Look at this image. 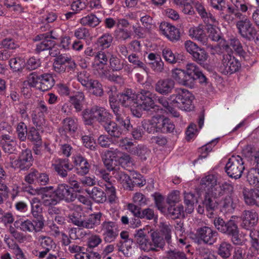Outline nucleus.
<instances>
[{
  "label": "nucleus",
  "mask_w": 259,
  "mask_h": 259,
  "mask_svg": "<svg viewBox=\"0 0 259 259\" xmlns=\"http://www.w3.org/2000/svg\"><path fill=\"white\" fill-rule=\"evenodd\" d=\"M241 227L250 230L249 237L251 247L254 251L257 252L259 249V230L252 229L258 221V214L253 210H244L241 215Z\"/></svg>",
  "instance_id": "obj_1"
},
{
  "label": "nucleus",
  "mask_w": 259,
  "mask_h": 259,
  "mask_svg": "<svg viewBox=\"0 0 259 259\" xmlns=\"http://www.w3.org/2000/svg\"><path fill=\"white\" fill-rule=\"evenodd\" d=\"M194 97L188 90L184 89H179L175 94L169 97V101L174 107L186 111L193 110L194 106L192 104Z\"/></svg>",
  "instance_id": "obj_2"
},
{
  "label": "nucleus",
  "mask_w": 259,
  "mask_h": 259,
  "mask_svg": "<svg viewBox=\"0 0 259 259\" xmlns=\"http://www.w3.org/2000/svg\"><path fill=\"white\" fill-rule=\"evenodd\" d=\"M231 190V186L227 183H224L221 187L214 190L213 193L205 192L203 205L208 213L207 215L209 218L212 217L213 212L218 207V204L215 200L216 198L222 196L224 192H229Z\"/></svg>",
  "instance_id": "obj_3"
},
{
  "label": "nucleus",
  "mask_w": 259,
  "mask_h": 259,
  "mask_svg": "<svg viewBox=\"0 0 259 259\" xmlns=\"http://www.w3.org/2000/svg\"><path fill=\"white\" fill-rule=\"evenodd\" d=\"M112 115L104 108L97 105L87 109L82 113V118L85 124L91 125L96 120L102 125L111 119Z\"/></svg>",
  "instance_id": "obj_4"
},
{
  "label": "nucleus",
  "mask_w": 259,
  "mask_h": 259,
  "mask_svg": "<svg viewBox=\"0 0 259 259\" xmlns=\"http://www.w3.org/2000/svg\"><path fill=\"white\" fill-rule=\"evenodd\" d=\"M54 197L50 200L45 201V205H55L61 201L69 203L73 202L76 198V195L71 190L66 184H60L54 190Z\"/></svg>",
  "instance_id": "obj_5"
},
{
  "label": "nucleus",
  "mask_w": 259,
  "mask_h": 259,
  "mask_svg": "<svg viewBox=\"0 0 259 259\" xmlns=\"http://www.w3.org/2000/svg\"><path fill=\"white\" fill-rule=\"evenodd\" d=\"M28 81L31 87L46 92L51 89L55 84V80L51 74L43 73L37 74L36 72L30 73Z\"/></svg>",
  "instance_id": "obj_6"
},
{
  "label": "nucleus",
  "mask_w": 259,
  "mask_h": 259,
  "mask_svg": "<svg viewBox=\"0 0 259 259\" xmlns=\"http://www.w3.org/2000/svg\"><path fill=\"white\" fill-rule=\"evenodd\" d=\"M236 26L238 33L247 40H252L257 34V31L250 20L243 15L240 20L236 22Z\"/></svg>",
  "instance_id": "obj_7"
},
{
  "label": "nucleus",
  "mask_w": 259,
  "mask_h": 259,
  "mask_svg": "<svg viewBox=\"0 0 259 259\" xmlns=\"http://www.w3.org/2000/svg\"><path fill=\"white\" fill-rule=\"evenodd\" d=\"M152 95L151 92L146 90H141L136 95V110H138L142 114L143 110L156 109L158 106L155 105Z\"/></svg>",
  "instance_id": "obj_8"
},
{
  "label": "nucleus",
  "mask_w": 259,
  "mask_h": 259,
  "mask_svg": "<svg viewBox=\"0 0 259 259\" xmlns=\"http://www.w3.org/2000/svg\"><path fill=\"white\" fill-rule=\"evenodd\" d=\"M244 169L243 159L239 155L231 156L225 166L226 172L228 175L235 179L241 177Z\"/></svg>",
  "instance_id": "obj_9"
},
{
  "label": "nucleus",
  "mask_w": 259,
  "mask_h": 259,
  "mask_svg": "<svg viewBox=\"0 0 259 259\" xmlns=\"http://www.w3.org/2000/svg\"><path fill=\"white\" fill-rule=\"evenodd\" d=\"M195 236L198 243L211 245L216 242L218 233L212 228L204 226L196 229Z\"/></svg>",
  "instance_id": "obj_10"
},
{
  "label": "nucleus",
  "mask_w": 259,
  "mask_h": 259,
  "mask_svg": "<svg viewBox=\"0 0 259 259\" xmlns=\"http://www.w3.org/2000/svg\"><path fill=\"white\" fill-rule=\"evenodd\" d=\"M184 47L187 52L191 55L192 60L198 64H204L207 60L208 54L205 49L199 47L192 41L186 40L184 42Z\"/></svg>",
  "instance_id": "obj_11"
},
{
  "label": "nucleus",
  "mask_w": 259,
  "mask_h": 259,
  "mask_svg": "<svg viewBox=\"0 0 259 259\" xmlns=\"http://www.w3.org/2000/svg\"><path fill=\"white\" fill-rule=\"evenodd\" d=\"M33 156L30 149L26 148L22 150L18 159L12 160L11 167L15 169H20L25 170L28 169L32 165Z\"/></svg>",
  "instance_id": "obj_12"
},
{
  "label": "nucleus",
  "mask_w": 259,
  "mask_h": 259,
  "mask_svg": "<svg viewBox=\"0 0 259 259\" xmlns=\"http://www.w3.org/2000/svg\"><path fill=\"white\" fill-rule=\"evenodd\" d=\"M103 240L106 243L114 242L119 235L118 226L115 222L105 221L101 224Z\"/></svg>",
  "instance_id": "obj_13"
},
{
  "label": "nucleus",
  "mask_w": 259,
  "mask_h": 259,
  "mask_svg": "<svg viewBox=\"0 0 259 259\" xmlns=\"http://www.w3.org/2000/svg\"><path fill=\"white\" fill-rule=\"evenodd\" d=\"M121 104L125 107H130L133 114L137 117H141L142 114L138 110H136V95L131 89H127L118 95Z\"/></svg>",
  "instance_id": "obj_14"
},
{
  "label": "nucleus",
  "mask_w": 259,
  "mask_h": 259,
  "mask_svg": "<svg viewBox=\"0 0 259 259\" xmlns=\"http://www.w3.org/2000/svg\"><path fill=\"white\" fill-rule=\"evenodd\" d=\"M241 67L240 62L234 56L225 54L223 56L220 71L223 74H231L239 70Z\"/></svg>",
  "instance_id": "obj_15"
},
{
  "label": "nucleus",
  "mask_w": 259,
  "mask_h": 259,
  "mask_svg": "<svg viewBox=\"0 0 259 259\" xmlns=\"http://www.w3.org/2000/svg\"><path fill=\"white\" fill-rule=\"evenodd\" d=\"M36 110L37 113L32 115L33 123L36 127L42 128L46 125L45 115L50 113V110L44 101H40Z\"/></svg>",
  "instance_id": "obj_16"
},
{
  "label": "nucleus",
  "mask_w": 259,
  "mask_h": 259,
  "mask_svg": "<svg viewBox=\"0 0 259 259\" xmlns=\"http://www.w3.org/2000/svg\"><path fill=\"white\" fill-rule=\"evenodd\" d=\"M15 224L19 225L20 230L24 232L37 233L41 231L45 225L40 221L31 220L29 219L20 220L15 222Z\"/></svg>",
  "instance_id": "obj_17"
},
{
  "label": "nucleus",
  "mask_w": 259,
  "mask_h": 259,
  "mask_svg": "<svg viewBox=\"0 0 259 259\" xmlns=\"http://www.w3.org/2000/svg\"><path fill=\"white\" fill-rule=\"evenodd\" d=\"M185 71L191 87L193 85L194 81L196 79H198L201 83L206 81V77L199 68L193 63L187 64Z\"/></svg>",
  "instance_id": "obj_18"
},
{
  "label": "nucleus",
  "mask_w": 259,
  "mask_h": 259,
  "mask_svg": "<svg viewBox=\"0 0 259 259\" xmlns=\"http://www.w3.org/2000/svg\"><path fill=\"white\" fill-rule=\"evenodd\" d=\"M232 188V190L229 192H224L223 196L226 195L225 197L222 201L221 204L225 210L227 211H232L233 210L239 202V199L237 196L234 193L233 186L228 183Z\"/></svg>",
  "instance_id": "obj_19"
},
{
  "label": "nucleus",
  "mask_w": 259,
  "mask_h": 259,
  "mask_svg": "<svg viewBox=\"0 0 259 259\" xmlns=\"http://www.w3.org/2000/svg\"><path fill=\"white\" fill-rule=\"evenodd\" d=\"M175 81L170 78H161L155 84V90L163 96L170 94L175 88Z\"/></svg>",
  "instance_id": "obj_20"
},
{
  "label": "nucleus",
  "mask_w": 259,
  "mask_h": 259,
  "mask_svg": "<svg viewBox=\"0 0 259 259\" xmlns=\"http://www.w3.org/2000/svg\"><path fill=\"white\" fill-rule=\"evenodd\" d=\"M50 34L42 33L36 35L34 38L35 41H41L36 45L34 52L39 54L41 52L50 50L55 45V42L49 39Z\"/></svg>",
  "instance_id": "obj_21"
},
{
  "label": "nucleus",
  "mask_w": 259,
  "mask_h": 259,
  "mask_svg": "<svg viewBox=\"0 0 259 259\" xmlns=\"http://www.w3.org/2000/svg\"><path fill=\"white\" fill-rule=\"evenodd\" d=\"M159 30L170 41H176L180 38L179 30L168 23L165 22L161 23Z\"/></svg>",
  "instance_id": "obj_22"
},
{
  "label": "nucleus",
  "mask_w": 259,
  "mask_h": 259,
  "mask_svg": "<svg viewBox=\"0 0 259 259\" xmlns=\"http://www.w3.org/2000/svg\"><path fill=\"white\" fill-rule=\"evenodd\" d=\"M135 239L138 247L141 250L145 252L154 250V248L152 247L151 242L143 230L139 229L136 231L135 234Z\"/></svg>",
  "instance_id": "obj_23"
},
{
  "label": "nucleus",
  "mask_w": 259,
  "mask_h": 259,
  "mask_svg": "<svg viewBox=\"0 0 259 259\" xmlns=\"http://www.w3.org/2000/svg\"><path fill=\"white\" fill-rule=\"evenodd\" d=\"M52 166L55 171L61 178H66L68 175V171L73 169V165L69 163L68 159L59 158L55 160Z\"/></svg>",
  "instance_id": "obj_24"
},
{
  "label": "nucleus",
  "mask_w": 259,
  "mask_h": 259,
  "mask_svg": "<svg viewBox=\"0 0 259 259\" xmlns=\"http://www.w3.org/2000/svg\"><path fill=\"white\" fill-rule=\"evenodd\" d=\"M72 159L77 174L84 176L89 172L90 165L84 157L80 154H77L73 156Z\"/></svg>",
  "instance_id": "obj_25"
},
{
  "label": "nucleus",
  "mask_w": 259,
  "mask_h": 259,
  "mask_svg": "<svg viewBox=\"0 0 259 259\" xmlns=\"http://www.w3.org/2000/svg\"><path fill=\"white\" fill-rule=\"evenodd\" d=\"M221 185H217V179L215 176L209 175L203 178L200 182L201 189L205 192L213 193L214 190L221 187Z\"/></svg>",
  "instance_id": "obj_26"
},
{
  "label": "nucleus",
  "mask_w": 259,
  "mask_h": 259,
  "mask_svg": "<svg viewBox=\"0 0 259 259\" xmlns=\"http://www.w3.org/2000/svg\"><path fill=\"white\" fill-rule=\"evenodd\" d=\"M114 115L115 120L127 130H130L132 125L128 117H126L124 110L119 105L111 108Z\"/></svg>",
  "instance_id": "obj_27"
},
{
  "label": "nucleus",
  "mask_w": 259,
  "mask_h": 259,
  "mask_svg": "<svg viewBox=\"0 0 259 259\" xmlns=\"http://www.w3.org/2000/svg\"><path fill=\"white\" fill-rule=\"evenodd\" d=\"M31 213L37 221L45 225V219L42 215V206L38 198L34 197L30 201Z\"/></svg>",
  "instance_id": "obj_28"
},
{
  "label": "nucleus",
  "mask_w": 259,
  "mask_h": 259,
  "mask_svg": "<svg viewBox=\"0 0 259 259\" xmlns=\"http://www.w3.org/2000/svg\"><path fill=\"white\" fill-rule=\"evenodd\" d=\"M102 215L103 213L101 212L90 214L87 218L84 219L82 228L87 229H94L101 224Z\"/></svg>",
  "instance_id": "obj_29"
},
{
  "label": "nucleus",
  "mask_w": 259,
  "mask_h": 259,
  "mask_svg": "<svg viewBox=\"0 0 259 259\" xmlns=\"http://www.w3.org/2000/svg\"><path fill=\"white\" fill-rule=\"evenodd\" d=\"M194 5L198 14L202 19L205 23H212L215 22V17L211 13L206 11L202 3L197 1L194 3Z\"/></svg>",
  "instance_id": "obj_30"
},
{
  "label": "nucleus",
  "mask_w": 259,
  "mask_h": 259,
  "mask_svg": "<svg viewBox=\"0 0 259 259\" xmlns=\"http://www.w3.org/2000/svg\"><path fill=\"white\" fill-rule=\"evenodd\" d=\"M242 13L239 12L233 6H228L226 14H222L221 15V18L228 24H231L235 22L236 19L240 20Z\"/></svg>",
  "instance_id": "obj_31"
},
{
  "label": "nucleus",
  "mask_w": 259,
  "mask_h": 259,
  "mask_svg": "<svg viewBox=\"0 0 259 259\" xmlns=\"http://www.w3.org/2000/svg\"><path fill=\"white\" fill-rule=\"evenodd\" d=\"M158 131L162 133H170L175 129V125L169 118L158 115Z\"/></svg>",
  "instance_id": "obj_32"
},
{
  "label": "nucleus",
  "mask_w": 259,
  "mask_h": 259,
  "mask_svg": "<svg viewBox=\"0 0 259 259\" xmlns=\"http://www.w3.org/2000/svg\"><path fill=\"white\" fill-rule=\"evenodd\" d=\"M235 223L236 222L232 220H230L226 223L223 219L220 217H216L213 220V225L215 228L220 232L225 234Z\"/></svg>",
  "instance_id": "obj_33"
},
{
  "label": "nucleus",
  "mask_w": 259,
  "mask_h": 259,
  "mask_svg": "<svg viewBox=\"0 0 259 259\" xmlns=\"http://www.w3.org/2000/svg\"><path fill=\"white\" fill-rule=\"evenodd\" d=\"M171 77L178 84L191 87L185 70L178 68L172 69Z\"/></svg>",
  "instance_id": "obj_34"
},
{
  "label": "nucleus",
  "mask_w": 259,
  "mask_h": 259,
  "mask_svg": "<svg viewBox=\"0 0 259 259\" xmlns=\"http://www.w3.org/2000/svg\"><path fill=\"white\" fill-rule=\"evenodd\" d=\"M86 192L96 203H102L107 200L106 194L101 188L94 187L92 190L87 189Z\"/></svg>",
  "instance_id": "obj_35"
},
{
  "label": "nucleus",
  "mask_w": 259,
  "mask_h": 259,
  "mask_svg": "<svg viewBox=\"0 0 259 259\" xmlns=\"http://www.w3.org/2000/svg\"><path fill=\"white\" fill-rule=\"evenodd\" d=\"M114 177L117 181L122 184L124 189L132 190V186H131V179L130 176L126 174L124 171L119 170H115L113 172Z\"/></svg>",
  "instance_id": "obj_36"
},
{
  "label": "nucleus",
  "mask_w": 259,
  "mask_h": 259,
  "mask_svg": "<svg viewBox=\"0 0 259 259\" xmlns=\"http://www.w3.org/2000/svg\"><path fill=\"white\" fill-rule=\"evenodd\" d=\"M104 130L111 137L119 138L122 134V131L120 127L114 121L111 119L104 123L103 125Z\"/></svg>",
  "instance_id": "obj_37"
},
{
  "label": "nucleus",
  "mask_w": 259,
  "mask_h": 259,
  "mask_svg": "<svg viewBox=\"0 0 259 259\" xmlns=\"http://www.w3.org/2000/svg\"><path fill=\"white\" fill-rule=\"evenodd\" d=\"M89 92L96 97H102L104 94L103 86L101 83L97 79H93L85 87Z\"/></svg>",
  "instance_id": "obj_38"
},
{
  "label": "nucleus",
  "mask_w": 259,
  "mask_h": 259,
  "mask_svg": "<svg viewBox=\"0 0 259 259\" xmlns=\"http://www.w3.org/2000/svg\"><path fill=\"white\" fill-rule=\"evenodd\" d=\"M158 126V115L154 116L151 119L144 120L142 122L143 128L149 134H154L155 133L159 132Z\"/></svg>",
  "instance_id": "obj_39"
},
{
  "label": "nucleus",
  "mask_w": 259,
  "mask_h": 259,
  "mask_svg": "<svg viewBox=\"0 0 259 259\" xmlns=\"http://www.w3.org/2000/svg\"><path fill=\"white\" fill-rule=\"evenodd\" d=\"M108 58L105 52L102 51L98 52L95 55L94 62L93 63V67L94 69H104V67L107 64Z\"/></svg>",
  "instance_id": "obj_40"
},
{
  "label": "nucleus",
  "mask_w": 259,
  "mask_h": 259,
  "mask_svg": "<svg viewBox=\"0 0 259 259\" xmlns=\"http://www.w3.org/2000/svg\"><path fill=\"white\" fill-rule=\"evenodd\" d=\"M189 35L195 40L201 42L203 45L206 44L207 36L204 30L200 27L191 28L189 30Z\"/></svg>",
  "instance_id": "obj_41"
},
{
  "label": "nucleus",
  "mask_w": 259,
  "mask_h": 259,
  "mask_svg": "<svg viewBox=\"0 0 259 259\" xmlns=\"http://www.w3.org/2000/svg\"><path fill=\"white\" fill-rule=\"evenodd\" d=\"M150 236L152 240V247L154 248V250H152V251H157L158 250L157 248H163L165 240L159 232L156 231L153 232L151 233Z\"/></svg>",
  "instance_id": "obj_42"
},
{
  "label": "nucleus",
  "mask_w": 259,
  "mask_h": 259,
  "mask_svg": "<svg viewBox=\"0 0 259 259\" xmlns=\"http://www.w3.org/2000/svg\"><path fill=\"white\" fill-rule=\"evenodd\" d=\"M184 203L187 206L186 211L187 213H191L194 209L195 203L197 202V197L195 194L191 192L184 193Z\"/></svg>",
  "instance_id": "obj_43"
},
{
  "label": "nucleus",
  "mask_w": 259,
  "mask_h": 259,
  "mask_svg": "<svg viewBox=\"0 0 259 259\" xmlns=\"http://www.w3.org/2000/svg\"><path fill=\"white\" fill-rule=\"evenodd\" d=\"M70 102L77 112L80 111L83 107L82 103L84 100V95L83 92H78L75 95L70 96Z\"/></svg>",
  "instance_id": "obj_44"
},
{
  "label": "nucleus",
  "mask_w": 259,
  "mask_h": 259,
  "mask_svg": "<svg viewBox=\"0 0 259 259\" xmlns=\"http://www.w3.org/2000/svg\"><path fill=\"white\" fill-rule=\"evenodd\" d=\"M232 248L233 247L230 243L223 241L219 245L217 253L223 258L227 259L231 255Z\"/></svg>",
  "instance_id": "obj_45"
},
{
  "label": "nucleus",
  "mask_w": 259,
  "mask_h": 259,
  "mask_svg": "<svg viewBox=\"0 0 259 259\" xmlns=\"http://www.w3.org/2000/svg\"><path fill=\"white\" fill-rule=\"evenodd\" d=\"M101 20L95 15L90 14L80 19L79 22L83 26H88L91 27H95L98 26Z\"/></svg>",
  "instance_id": "obj_46"
},
{
  "label": "nucleus",
  "mask_w": 259,
  "mask_h": 259,
  "mask_svg": "<svg viewBox=\"0 0 259 259\" xmlns=\"http://www.w3.org/2000/svg\"><path fill=\"white\" fill-rule=\"evenodd\" d=\"M133 243V240H120L116 246L118 251L121 252L126 256H129L131 255Z\"/></svg>",
  "instance_id": "obj_47"
},
{
  "label": "nucleus",
  "mask_w": 259,
  "mask_h": 259,
  "mask_svg": "<svg viewBox=\"0 0 259 259\" xmlns=\"http://www.w3.org/2000/svg\"><path fill=\"white\" fill-rule=\"evenodd\" d=\"M124 60H121L114 55H111L109 60V67L112 71H119L124 68Z\"/></svg>",
  "instance_id": "obj_48"
},
{
  "label": "nucleus",
  "mask_w": 259,
  "mask_h": 259,
  "mask_svg": "<svg viewBox=\"0 0 259 259\" xmlns=\"http://www.w3.org/2000/svg\"><path fill=\"white\" fill-rule=\"evenodd\" d=\"M157 102L164 107L166 110L171 113L174 117H179V113L174 108V106L170 103L169 101V97L166 98L165 97H159L157 99Z\"/></svg>",
  "instance_id": "obj_49"
},
{
  "label": "nucleus",
  "mask_w": 259,
  "mask_h": 259,
  "mask_svg": "<svg viewBox=\"0 0 259 259\" xmlns=\"http://www.w3.org/2000/svg\"><path fill=\"white\" fill-rule=\"evenodd\" d=\"M206 29L208 33V37L213 41H218L220 40L221 36L220 31L216 28L215 25L218 24V21L213 23H206Z\"/></svg>",
  "instance_id": "obj_50"
},
{
  "label": "nucleus",
  "mask_w": 259,
  "mask_h": 259,
  "mask_svg": "<svg viewBox=\"0 0 259 259\" xmlns=\"http://www.w3.org/2000/svg\"><path fill=\"white\" fill-rule=\"evenodd\" d=\"M119 146L123 150L133 155L137 146L128 138L121 139L119 141Z\"/></svg>",
  "instance_id": "obj_51"
},
{
  "label": "nucleus",
  "mask_w": 259,
  "mask_h": 259,
  "mask_svg": "<svg viewBox=\"0 0 259 259\" xmlns=\"http://www.w3.org/2000/svg\"><path fill=\"white\" fill-rule=\"evenodd\" d=\"M226 234L231 237V240L234 245H241L243 244V241L239 237V230L236 223Z\"/></svg>",
  "instance_id": "obj_52"
},
{
  "label": "nucleus",
  "mask_w": 259,
  "mask_h": 259,
  "mask_svg": "<svg viewBox=\"0 0 259 259\" xmlns=\"http://www.w3.org/2000/svg\"><path fill=\"white\" fill-rule=\"evenodd\" d=\"M247 181L250 185L259 188V169L250 168L247 173Z\"/></svg>",
  "instance_id": "obj_53"
},
{
  "label": "nucleus",
  "mask_w": 259,
  "mask_h": 259,
  "mask_svg": "<svg viewBox=\"0 0 259 259\" xmlns=\"http://www.w3.org/2000/svg\"><path fill=\"white\" fill-rule=\"evenodd\" d=\"M167 215L172 219L184 217V207L182 205L177 206H170L167 208Z\"/></svg>",
  "instance_id": "obj_54"
},
{
  "label": "nucleus",
  "mask_w": 259,
  "mask_h": 259,
  "mask_svg": "<svg viewBox=\"0 0 259 259\" xmlns=\"http://www.w3.org/2000/svg\"><path fill=\"white\" fill-rule=\"evenodd\" d=\"M162 56L164 60L170 64H175L179 62L181 60L180 58L179 54H174L172 51L166 48L162 51Z\"/></svg>",
  "instance_id": "obj_55"
},
{
  "label": "nucleus",
  "mask_w": 259,
  "mask_h": 259,
  "mask_svg": "<svg viewBox=\"0 0 259 259\" xmlns=\"http://www.w3.org/2000/svg\"><path fill=\"white\" fill-rule=\"evenodd\" d=\"M171 228L172 227L169 223H160V232H159L168 244L171 242Z\"/></svg>",
  "instance_id": "obj_56"
},
{
  "label": "nucleus",
  "mask_w": 259,
  "mask_h": 259,
  "mask_svg": "<svg viewBox=\"0 0 259 259\" xmlns=\"http://www.w3.org/2000/svg\"><path fill=\"white\" fill-rule=\"evenodd\" d=\"M40 246L44 249L51 250L55 246V243L50 237L44 235H40L37 238Z\"/></svg>",
  "instance_id": "obj_57"
},
{
  "label": "nucleus",
  "mask_w": 259,
  "mask_h": 259,
  "mask_svg": "<svg viewBox=\"0 0 259 259\" xmlns=\"http://www.w3.org/2000/svg\"><path fill=\"white\" fill-rule=\"evenodd\" d=\"M103 186L105 187V194L108 197L109 201L113 203L117 199L116 189L112 183H104Z\"/></svg>",
  "instance_id": "obj_58"
},
{
  "label": "nucleus",
  "mask_w": 259,
  "mask_h": 259,
  "mask_svg": "<svg viewBox=\"0 0 259 259\" xmlns=\"http://www.w3.org/2000/svg\"><path fill=\"white\" fill-rule=\"evenodd\" d=\"M84 217L82 212L74 211L69 215L68 218L72 224L79 227L82 228L84 220Z\"/></svg>",
  "instance_id": "obj_59"
},
{
  "label": "nucleus",
  "mask_w": 259,
  "mask_h": 259,
  "mask_svg": "<svg viewBox=\"0 0 259 259\" xmlns=\"http://www.w3.org/2000/svg\"><path fill=\"white\" fill-rule=\"evenodd\" d=\"M113 37L111 33H106L98 39V44L103 49L109 48L113 41Z\"/></svg>",
  "instance_id": "obj_60"
},
{
  "label": "nucleus",
  "mask_w": 259,
  "mask_h": 259,
  "mask_svg": "<svg viewBox=\"0 0 259 259\" xmlns=\"http://www.w3.org/2000/svg\"><path fill=\"white\" fill-rule=\"evenodd\" d=\"M128 60L133 64L135 68H140L145 71L148 69L146 65L139 59V56L136 54L133 53L130 55L128 56Z\"/></svg>",
  "instance_id": "obj_61"
},
{
  "label": "nucleus",
  "mask_w": 259,
  "mask_h": 259,
  "mask_svg": "<svg viewBox=\"0 0 259 259\" xmlns=\"http://www.w3.org/2000/svg\"><path fill=\"white\" fill-rule=\"evenodd\" d=\"M217 142V140L214 139L200 148L198 150V152L200 153L199 159L206 158L208 155V153L212 150V147L215 145Z\"/></svg>",
  "instance_id": "obj_62"
},
{
  "label": "nucleus",
  "mask_w": 259,
  "mask_h": 259,
  "mask_svg": "<svg viewBox=\"0 0 259 259\" xmlns=\"http://www.w3.org/2000/svg\"><path fill=\"white\" fill-rule=\"evenodd\" d=\"M25 65L24 60L19 57L12 58L9 61L11 69L15 72L21 71Z\"/></svg>",
  "instance_id": "obj_63"
},
{
  "label": "nucleus",
  "mask_w": 259,
  "mask_h": 259,
  "mask_svg": "<svg viewBox=\"0 0 259 259\" xmlns=\"http://www.w3.org/2000/svg\"><path fill=\"white\" fill-rule=\"evenodd\" d=\"M166 259H188L184 251L177 249H171L165 252Z\"/></svg>",
  "instance_id": "obj_64"
}]
</instances>
